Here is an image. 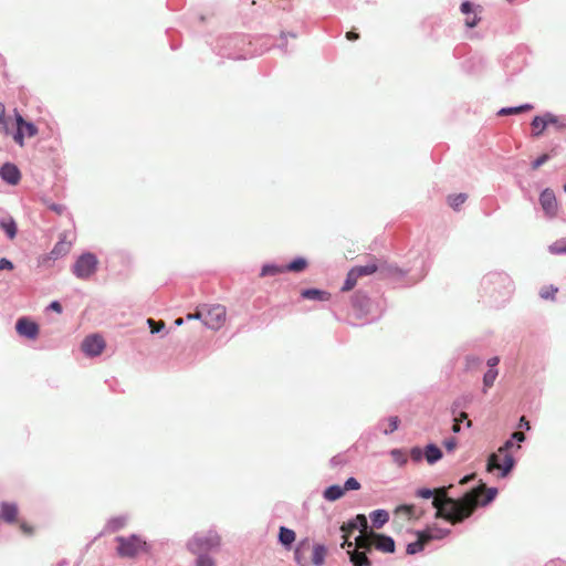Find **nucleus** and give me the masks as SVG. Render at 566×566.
Returning <instances> with one entry per match:
<instances>
[{
	"label": "nucleus",
	"mask_w": 566,
	"mask_h": 566,
	"mask_svg": "<svg viewBox=\"0 0 566 566\" xmlns=\"http://www.w3.org/2000/svg\"><path fill=\"white\" fill-rule=\"evenodd\" d=\"M496 494V489L486 488L483 483L465 493L460 500L449 497L444 488L436 490L420 489L417 492V495L422 499H430L434 495L432 505L437 509L436 516L452 524L468 518L479 505L484 506L492 502Z\"/></svg>",
	"instance_id": "1"
},
{
	"label": "nucleus",
	"mask_w": 566,
	"mask_h": 566,
	"mask_svg": "<svg viewBox=\"0 0 566 566\" xmlns=\"http://www.w3.org/2000/svg\"><path fill=\"white\" fill-rule=\"evenodd\" d=\"M355 544L358 548L366 551H371L373 547H375L382 553L395 552V541L390 536L379 534L374 531L369 532L368 535L357 536Z\"/></svg>",
	"instance_id": "2"
},
{
	"label": "nucleus",
	"mask_w": 566,
	"mask_h": 566,
	"mask_svg": "<svg viewBox=\"0 0 566 566\" xmlns=\"http://www.w3.org/2000/svg\"><path fill=\"white\" fill-rule=\"evenodd\" d=\"M116 552L122 558H134L139 554L147 552V543L138 535L117 536Z\"/></svg>",
	"instance_id": "3"
},
{
	"label": "nucleus",
	"mask_w": 566,
	"mask_h": 566,
	"mask_svg": "<svg viewBox=\"0 0 566 566\" xmlns=\"http://www.w3.org/2000/svg\"><path fill=\"white\" fill-rule=\"evenodd\" d=\"M227 319V308L221 304L202 305V323L210 329H220Z\"/></svg>",
	"instance_id": "4"
},
{
	"label": "nucleus",
	"mask_w": 566,
	"mask_h": 566,
	"mask_svg": "<svg viewBox=\"0 0 566 566\" xmlns=\"http://www.w3.org/2000/svg\"><path fill=\"white\" fill-rule=\"evenodd\" d=\"M97 259L93 253L82 254L73 265V273L82 280L88 279L97 269Z\"/></svg>",
	"instance_id": "5"
},
{
	"label": "nucleus",
	"mask_w": 566,
	"mask_h": 566,
	"mask_svg": "<svg viewBox=\"0 0 566 566\" xmlns=\"http://www.w3.org/2000/svg\"><path fill=\"white\" fill-rule=\"evenodd\" d=\"M514 463L513 455L510 452L500 454L497 451L489 457L486 469L490 472L499 470L501 471V476H506L513 469Z\"/></svg>",
	"instance_id": "6"
},
{
	"label": "nucleus",
	"mask_w": 566,
	"mask_h": 566,
	"mask_svg": "<svg viewBox=\"0 0 566 566\" xmlns=\"http://www.w3.org/2000/svg\"><path fill=\"white\" fill-rule=\"evenodd\" d=\"M220 545V536L217 533H209L203 536H196L189 542V548L192 553H202Z\"/></svg>",
	"instance_id": "7"
},
{
	"label": "nucleus",
	"mask_w": 566,
	"mask_h": 566,
	"mask_svg": "<svg viewBox=\"0 0 566 566\" xmlns=\"http://www.w3.org/2000/svg\"><path fill=\"white\" fill-rule=\"evenodd\" d=\"M72 248V240L69 238L67 232L60 234L59 241L55 243L51 252L48 254L49 260H57L59 258L65 256Z\"/></svg>",
	"instance_id": "8"
},
{
	"label": "nucleus",
	"mask_w": 566,
	"mask_h": 566,
	"mask_svg": "<svg viewBox=\"0 0 566 566\" xmlns=\"http://www.w3.org/2000/svg\"><path fill=\"white\" fill-rule=\"evenodd\" d=\"M17 125L18 130L14 135V140L20 146H23L24 136L33 137L38 133V128L32 123L25 122L20 114H17Z\"/></svg>",
	"instance_id": "9"
},
{
	"label": "nucleus",
	"mask_w": 566,
	"mask_h": 566,
	"mask_svg": "<svg viewBox=\"0 0 566 566\" xmlns=\"http://www.w3.org/2000/svg\"><path fill=\"white\" fill-rule=\"evenodd\" d=\"M539 202L548 217L553 218L557 214L558 202L553 190L545 189L539 196Z\"/></svg>",
	"instance_id": "10"
},
{
	"label": "nucleus",
	"mask_w": 566,
	"mask_h": 566,
	"mask_svg": "<svg viewBox=\"0 0 566 566\" xmlns=\"http://www.w3.org/2000/svg\"><path fill=\"white\" fill-rule=\"evenodd\" d=\"M460 9H461V12L467 15V18L464 20V24L468 28L476 27L481 20L480 15H479L481 13V7L474 6L470 1H464V2H462Z\"/></svg>",
	"instance_id": "11"
},
{
	"label": "nucleus",
	"mask_w": 566,
	"mask_h": 566,
	"mask_svg": "<svg viewBox=\"0 0 566 566\" xmlns=\"http://www.w3.org/2000/svg\"><path fill=\"white\" fill-rule=\"evenodd\" d=\"M105 347L104 339L98 335L87 336L82 343L83 352L88 356L99 355Z\"/></svg>",
	"instance_id": "12"
},
{
	"label": "nucleus",
	"mask_w": 566,
	"mask_h": 566,
	"mask_svg": "<svg viewBox=\"0 0 566 566\" xmlns=\"http://www.w3.org/2000/svg\"><path fill=\"white\" fill-rule=\"evenodd\" d=\"M15 329L19 335L24 336L29 339H34L39 335L38 324L25 317L18 319L15 324Z\"/></svg>",
	"instance_id": "13"
},
{
	"label": "nucleus",
	"mask_w": 566,
	"mask_h": 566,
	"mask_svg": "<svg viewBox=\"0 0 566 566\" xmlns=\"http://www.w3.org/2000/svg\"><path fill=\"white\" fill-rule=\"evenodd\" d=\"M0 176L10 185H17L21 178L19 169L13 164H4L0 169Z\"/></svg>",
	"instance_id": "14"
},
{
	"label": "nucleus",
	"mask_w": 566,
	"mask_h": 566,
	"mask_svg": "<svg viewBox=\"0 0 566 566\" xmlns=\"http://www.w3.org/2000/svg\"><path fill=\"white\" fill-rule=\"evenodd\" d=\"M19 509L15 503L2 502L0 505V516L7 523H14L18 520Z\"/></svg>",
	"instance_id": "15"
},
{
	"label": "nucleus",
	"mask_w": 566,
	"mask_h": 566,
	"mask_svg": "<svg viewBox=\"0 0 566 566\" xmlns=\"http://www.w3.org/2000/svg\"><path fill=\"white\" fill-rule=\"evenodd\" d=\"M355 546L357 545L355 544ZM369 552L370 551H366L358 547H355L353 551H348L353 566H371V562L367 557V553Z\"/></svg>",
	"instance_id": "16"
},
{
	"label": "nucleus",
	"mask_w": 566,
	"mask_h": 566,
	"mask_svg": "<svg viewBox=\"0 0 566 566\" xmlns=\"http://www.w3.org/2000/svg\"><path fill=\"white\" fill-rule=\"evenodd\" d=\"M326 548L322 544H311L310 553V563L313 566H322L325 562L326 557Z\"/></svg>",
	"instance_id": "17"
},
{
	"label": "nucleus",
	"mask_w": 566,
	"mask_h": 566,
	"mask_svg": "<svg viewBox=\"0 0 566 566\" xmlns=\"http://www.w3.org/2000/svg\"><path fill=\"white\" fill-rule=\"evenodd\" d=\"M311 543L308 541H303L298 544L295 549V560L300 566H311L310 557L307 554L310 553Z\"/></svg>",
	"instance_id": "18"
},
{
	"label": "nucleus",
	"mask_w": 566,
	"mask_h": 566,
	"mask_svg": "<svg viewBox=\"0 0 566 566\" xmlns=\"http://www.w3.org/2000/svg\"><path fill=\"white\" fill-rule=\"evenodd\" d=\"M301 296L305 300L327 302L331 298V293L318 289H306L301 292Z\"/></svg>",
	"instance_id": "19"
},
{
	"label": "nucleus",
	"mask_w": 566,
	"mask_h": 566,
	"mask_svg": "<svg viewBox=\"0 0 566 566\" xmlns=\"http://www.w3.org/2000/svg\"><path fill=\"white\" fill-rule=\"evenodd\" d=\"M431 539V535L426 533H419L418 539L413 543L408 544L407 554L413 555L421 552L424 545Z\"/></svg>",
	"instance_id": "20"
},
{
	"label": "nucleus",
	"mask_w": 566,
	"mask_h": 566,
	"mask_svg": "<svg viewBox=\"0 0 566 566\" xmlns=\"http://www.w3.org/2000/svg\"><path fill=\"white\" fill-rule=\"evenodd\" d=\"M358 277L367 276L374 274L378 270L376 259H371V261L366 265H357L353 268Z\"/></svg>",
	"instance_id": "21"
},
{
	"label": "nucleus",
	"mask_w": 566,
	"mask_h": 566,
	"mask_svg": "<svg viewBox=\"0 0 566 566\" xmlns=\"http://www.w3.org/2000/svg\"><path fill=\"white\" fill-rule=\"evenodd\" d=\"M370 520L375 528H380L389 520V514L385 510H376L371 512Z\"/></svg>",
	"instance_id": "22"
},
{
	"label": "nucleus",
	"mask_w": 566,
	"mask_h": 566,
	"mask_svg": "<svg viewBox=\"0 0 566 566\" xmlns=\"http://www.w3.org/2000/svg\"><path fill=\"white\" fill-rule=\"evenodd\" d=\"M424 457L429 464H433L442 458V452L436 444H428L424 449Z\"/></svg>",
	"instance_id": "23"
},
{
	"label": "nucleus",
	"mask_w": 566,
	"mask_h": 566,
	"mask_svg": "<svg viewBox=\"0 0 566 566\" xmlns=\"http://www.w3.org/2000/svg\"><path fill=\"white\" fill-rule=\"evenodd\" d=\"M344 494H345L344 489L340 485L334 484V485L328 486L324 491V499L327 501L334 502V501L340 499L342 496H344Z\"/></svg>",
	"instance_id": "24"
},
{
	"label": "nucleus",
	"mask_w": 566,
	"mask_h": 566,
	"mask_svg": "<svg viewBox=\"0 0 566 566\" xmlns=\"http://www.w3.org/2000/svg\"><path fill=\"white\" fill-rule=\"evenodd\" d=\"M295 532L293 530H290L287 527H280L279 532V541L282 545L289 547L291 544L295 541Z\"/></svg>",
	"instance_id": "25"
},
{
	"label": "nucleus",
	"mask_w": 566,
	"mask_h": 566,
	"mask_svg": "<svg viewBox=\"0 0 566 566\" xmlns=\"http://www.w3.org/2000/svg\"><path fill=\"white\" fill-rule=\"evenodd\" d=\"M0 227L10 239H14L17 234V224L12 218L2 220L0 222Z\"/></svg>",
	"instance_id": "26"
},
{
	"label": "nucleus",
	"mask_w": 566,
	"mask_h": 566,
	"mask_svg": "<svg viewBox=\"0 0 566 566\" xmlns=\"http://www.w3.org/2000/svg\"><path fill=\"white\" fill-rule=\"evenodd\" d=\"M532 109H533V105L524 104V105H521V106H517V107L502 108V109L499 111V115L500 116L515 115V114H520V113H523V112H528V111H532Z\"/></svg>",
	"instance_id": "27"
},
{
	"label": "nucleus",
	"mask_w": 566,
	"mask_h": 566,
	"mask_svg": "<svg viewBox=\"0 0 566 566\" xmlns=\"http://www.w3.org/2000/svg\"><path fill=\"white\" fill-rule=\"evenodd\" d=\"M307 261L303 258H297L284 266L285 272H302L306 269Z\"/></svg>",
	"instance_id": "28"
},
{
	"label": "nucleus",
	"mask_w": 566,
	"mask_h": 566,
	"mask_svg": "<svg viewBox=\"0 0 566 566\" xmlns=\"http://www.w3.org/2000/svg\"><path fill=\"white\" fill-rule=\"evenodd\" d=\"M358 279H359L358 275L356 274V272L352 268L349 270V272L347 273V276H346V280H345L344 285L342 287V291L343 292L352 291L356 286Z\"/></svg>",
	"instance_id": "29"
},
{
	"label": "nucleus",
	"mask_w": 566,
	"mask_h": 566,
	"mask_svg": "<svg viewBox=\"0 0 566 566\" xmlns=\"http://www.w3.org/2000/svg\"><path fill=\"white\" fill-rule=\"evenodd\" d=\"M340 528L345 533L344 542L342 544V547L343 548L346 547V546L350 547L353 544H352V542L348 541V533H350L352 531L357 528L356 521L354 520V521L348 522L347 524H343Z\"/></svg>",
	"instance_id": "30"
},
{
	"label": "nucleus",
	"mask_w": 566,
	"mask_h": 566,
	"mask_svg": "<svg viewBox=\"0 0 566 566\" xmlns=\"http://www.w3.org/2000/svg\"><path fill=\"white\" fill-rule=\"evenodd\" d=\"M497 369L495 368H490L485 374H484V377H483V387H484V391H486L489 388H491L497 377Z\"/></svg>",
	"instance_id": "31"
},
{
	"label": "nucleus",
	"mask_w": 566,
	"mask_h": 566,
	"mask_svg": "<svg viewBox=\"0 0 566 566\" xmlns=\"http://www.w3.org/2000/svg\"><path fill=\"white\" fill-rule=\"evenodd\" d=\"M283 272H285L284 266L266 264V265H263V268L261 270V273H260V276L263 277V276H268V275H276V274H280V273H283Z\"/></svg>",
	"instance_id": "32"
},
{
	"label": "nucleus",
	"mask_w": 566,
	"mask_h": 566,
	"mask_svg": "<svg viewBox=\"0 0 566 566\" xmlns=\"http://www.w3.org/2000/svg\"><path fill=\"white\" fill-rule=\"evenodd\" d=\"M544 122L546 123V127L548 125L555 126L557 129H566V124L560 123L559 118L551 113L543 115Z\"/></svg>",
	"instance_id": "33"
},
{
	"label": "nucleus",
	"mask_w": 566,
	"mask_h": 566,
	"mask_svg": "<svg viewBox=\"0 0 566 566\" xmlns=\"http://www.w3.org/2000/svg\"><path fill=\"white\" fill-rule=\"evenodd\" d=\"M533 134L534 136H539L546 128V123L544 122L543 116H536L532 120Z\"/></svg>",
	"instance_id": "34"
},
{
	"label": "nucleus",
	"mask_w": 566,
	"mask_h": 566,
	"mask_svg": "<svg viewBox=\"0 0 566 566\" xmlns=\"http://www.w3.org/2000/svg\"><path fill=\"white\" fill-rule=\"evenodd\" d=\"M355 521L357 523V528L360 531L359 536L368 535L370 531L368 530V522L366 516L364 514H358Z\"/></svg>",
	"instance_id": "35"
},
{
	"label": "nucleus",
	"mask_w": 566,
	"mask_h": 566,
	"mask_svg": "<svg viewBox=\"0 0 566 566\" xmlns=\"http://www.w3.org/2000/svg\"><path fill=\"white\" fill-rule=\"evenodd\" d=\"M465 200H467V195H464V193L453 195L448 198L449 205L453 209H459V207L462 206L465 202Z\"/></svg>",
	"instance_id": "36"
},
{
	"label": "nucleus",
	"mask_w": 566,
	"mask_h": 566,
	"mask_svg": "<svg viewBox=\"0 0 566 566\" xmlns=\"http://www.w3.org/2000/svg\"><path fill=\"white\" fill-rule=\"evenodd\" d=\"M557 292H558L557 287L549 285V286H544L541 290L539 295L542 298H545V300H554Z\"/></svg>",
	"instance_id": "37"
},
{
	"label": "nucleus",
	"mask_w": 566,
	"mask_h": 566,
	"mask_svg": "<svg viewBox=\"0 0 566 566\" xmlns=\"http://www.w3.org/2000/svg\"><path fill=\"white\" fill-rule=\"evenodd\" d=\"M125 524H126V520L124 517H116V518H112L108 522L107 528L111 532H116V531L120 530L122 527H124Z\"/></svg>",
	"instance_id": "38"
},
{
	"label": "nucleus",
	"mask_w": 566,
	"mask_h": 566,
	"mask_svg": "<svg viewBox=\"0 0 566 566\" xmlns=\"http://www.w3.org/2000/svg\"><path fill=\"white\" fill-rule=\"evenodd\" d=\"M342 488L344 489V493L347 491H356L360 489V483L355 478H349Z\"/></svg>",
	"instance_id": "39"
},
{
	"label": "nucleus",
	"mask_w": 566,
	"mask_h": 566,
	"mask_svg": "<svg viewBox=\"0 0 566 566\" xmlns=\"http://www.w3.org/2000/svg\"><path fill=\"white\" fill-rule=\"evenodd\" d=\"M199 556L197 558V566H216V563L213 560V558L202 554V553H197Z\"/></svg>",
	"instance_id": "40"
},
{
	"label": "nucleus",
	"mask_w": 566,
	"mask_h": 566,
	"mask_svg": "<svg viewBox=\"0 0 566 566\" xmlns=\"http://www.w3.org/2000/svg\"><path fill=\"white\" fill-rule=\"evenodd\" d=\"M549 249L553 253H566V238L556 241Z\"/></svg>",
	"instance_id": "41"
},
{
	"label": "nucleus",
	"mask_w": 566,
	"mask_h": 566,
	"mask_svg": "<svg viewBox=\"0 0 566 566\" xmlns=\"http://www.w3.org/2000/svg\"><path fill=\"white\" fill-rule=\"evenodd\" d=\"M147 323L153 334L160 332L165 327V323L163 321L156 322L153 318H148Z\"/></svg>",
	"instance_id": "42"
},
{
	"label": "nucleus",
	"mask_w": 566,
	"mask_h": 566,
	"mask_svg": "<svg viewBox=\"0 0 566 566\" xmlns=\"http://www.w3.org/2000/svg\"><path fill=\"white\" fill-rule=\"evenodd\" d=\"M398 424H399V419L398 417H390L388 419V428L385 429V433L388 434V433H392L394 431H396L398 429Z\"/></svg>",
	"instance_id": "43"
},
{
	"label": "nucleus",
	"mask_w": 566,
	"mask_h": 566,
	"mask_svg": "<svg viewBox=\"0 0 566 566\" xmlns=\"http://www.w3.org/2000/svg\"><path fill=\"white\" fill-rule=\"evenodd\" d=\"M391 455L398 464L402 465L407 462L406 455L398 449L391 451Z\"/></svg>",
	"instance_id": "44"
},
{
	"label": "nucleus",
	"mask_w": 566,
	"mask_h": 566,
	"mask_svg": "<svg viewBox=\"0 0 566 566\" xmlns=\"http://www.w3.org/2000/svg\"><path fill=\"white\" fill-rule=\"evenodd\" d=\"M49 210L53 211L54 213L61 216L65 211V207L63 205L54 203V202H45Z\"/></svg>",
	"instance_id": "45"
},
{
	"label": "nucleus",
	"mask_w": 566,
	"mask_h": 566,
	"mask_svg": "<svg viewBox=\"0 0 566 566\" xmlns=\"http://www.w3.org/2000/svg\"><path fill=\"white\" fill-rule=\"evenodd\" d=\"M443 446H444V448H446L449 452H451V451H453V450L457 448V446H458V440H457L455 438H453V437H452V438H449V439H446V440L443 441Z\"/></svg>",
	"instance_id": "46"
},
{
	"label": "nucleus",
	"mask_w": 566,
	"mask_h": 566,
	"mask_svg": "<svg viewBox=\"0 0 566 566\" xmlns=\"http://www.w3.org/2000/svg\"><path fill=\"white\" fill-rule=\"evenodd\" d=\"M548 155L547 154H543L542 156H539L536 160L533 161L532 164V168L534 170L538 169L543 164H545L547 160H548Z\"/></svg>",
	"instance_id": "47"
},
{
	"label": "nucleus",
	"mask_w": 566,
	"mask_h": 566,
	"mask_svg": "<svg viewBox=\"0 0 566 566\" xmlns=\"http://www.w3.org/2000/svg\"><path fill=\"white\" fill-rule=\"evenodd\" d=\"M187 319H201L202 321V305L198 306L195 313H189Z\"/></svg>",
	"instance_id": "48"
},
{
	"label": "nucleus",
	"mask_w": 566,
	"mask_h": 566,
	"mask_svg": "<svg viewBox=\"0 0 566 566\" xmlns=\"http://www.w3.org/2000/svg\"><path fill=\"white\" fill-rule=\"evenodd\" d=\"M422 454H424V452H422V450L418 447L412 448L410 451V455H411L412 460H415V461L421 460Z\"/></svg>",
	"instance_id": "49"
},
{
	"label": "nucleus",
	"mask_w": 566,
	"mask_h": 566,
	"mask_svg": "<svg viewBox=\"0 0 566 566\" xmlns=\"http://www.w3.org/2000/svg\"><path fill=\"white\" fill-rule=\"evenodd\" d=\"M514 447V442L512 439L507 440L502 447L497 449L500 454H503L504 452H509L510 449Z\"/></svg>",
	"instance_id": "50"
},
{
	"label": "nucleus",
	"mask_w": 566,
	"mask_h": 566,
	"mask_svg": "<svg viewBox=\"0 0 566 566\" xmlns=\"http://www.w3.org/2000/svg\"><path fill=\"white\" fill-rule=\"evenodd\" d=\"M12 270L13 269V264L11 261H9L8 259H0V270Z\"/></svg>",
	"instance_id": "51"
},
{
	"label": "nucleus",
	"mask_w": 566,
	"mask_h": 566,
	"mask_svg": "<svg viewBox=\"0 0 566 566\" xmlns=\"http://www.w3.org/2000/svg\"><path fill=\"white\" fill-rule=\"evenodd\" d=\"M413 506L411 505H401L397 509V512H402L406 515L410 516L412 514Z\"/></svg>",
	"instance_id": "52"
},
{
	"label": "nucleus",
	"mask_w": 566,
	"mask_h": 566,
	"mask_svg": "<svg viewBox=\"0 0 566 566\" xmlns=\"http://www.w3.org/2000/svg\"><path fill=\"white\" fill-rule=\"evenodd\" d=\"M454 419H460V423L463 421V420H467V427L470 428L472 426V421L471 420H468V413L467 412H460L458 417H455Z\"/></svg>",
	"instance_id": "53"
},
{
	"label": "nucleus",
	"mask_w": 566,
	"mask_h": 566,
	"mask_svg": "<svg viewBox=\"0 0 566 566\" xmlns=\"http://www.w3.org/2000/svg\"><path fill=\"white\" fill-rule=\"evenodd\" d=\"M513 441L523 442L525 440V434L521 431H516L512 434L511 438Z\"/></svg>",
	"instance_id": "54"
},
{
	"label": "nucleus",
	"mask_w": 566,
	"mask_h": 566,
	"mask_svg": "<svg viewBox=\"0 0 566 566\" xmlns=\"http://www.w3.org/2000/svg\"><path fill=\"white\" fill-rule=\"evenodd\" d=\"M0 124L6 125V107L0 103Z\"/></svg>",
	"instance_id": "55"
},
{
	"label": "nucleus",
	"mask_w": 566,
	"mask_h": 566,
	"mask_svg": "<svg viewBox=\"0 0 566 566\" xmlns=\"http://www.w3.org/2000/svg\"><path fill=\"white\" fill-rule=\"evenodd\" d=\"M346 39L349 40V41H355V40L359 39V34L354 32V31H348L346 33Z\"/></svg>",
	"instance_id": "56"
},
{
	"label": "nucleus",
	"mask_w": 566,
	"mask_h": 566,
	"mask_svg": "<svg viewBox=\"0 0 566 566\" xmlns=\"http://www.w3.org/2000/svg\"><path fill=\"white\" fill-rule=\"evenodd\" d=\"M50 308L57 312V313H61L62 312V306L61 304L57 302V301H54L50 304Z\"/></svg>",
	"instance_id": "57"
},
{
	"label": "nucleus",
	"mask_w": 566,
	"mask_h": 566,
	"mask_svg": "<svg viewBox=\"0 0 566 566\" xmlns=\"http://www.w3.org/2000/svg\"><path fill=\"white\" fill-rule=\"evenodd\" d=\"M499 361H500L499 357H496V356H495V357H492V358H490V359L488 360V366H489L490 368H494V367L499 364Z\"/></svg>",
	"instance_id": "58"
},
{
	"label": "nucleus",
	"mask_w": 566,
	"mask_h": 566,
	"mask_svg": "<svg viewBox=\"0 0 566 566\" xmlns=\"http://www.w3.org/2000/svg\"><path fill=\"white\" fill-rule=\"evenodd\" d=\"M452 431L458 433L460 431V419H454V423L452 426Z\"/></svg>",
	"instance_id": "59"
},
{
	"label": "nucleus",
	"mask_w": 566,
	"mask_h": 566,
	"mask_svg": "<svg viewBox=\"0 0 566 566\" xmlns=\"http://www.w3.org/2000/svg\"><path fill=\"white\" fill-rule=\"evenodd\" d=\"M20 528L25 533V534H31L32 533V528L30 526H28L27 524L22 523L20 525Z\"/></svg>",
	"instance_id": "60"
},
{
	"label": "nucleus",
	"mask_w": 566,
	"mask_h": 566,
	"mask_svg": "<svg viewBox=\"0 0 566 566\" xmlns=\"http://www.w3.org/2000/svg\"><path fill=\"white\" fill-rule=\"evenodd\" d=\"M520 426H524L526 429H530V422L526 420L524 416L520 419Z\"/></svg>",
	"instance_id": "61"
},
{
	"label": "nucleus",
	"mask_w": 566,
	"mask_h": 566,
	"mask_svg": "<svg viewBox=\"0 0 566 566\" xmlns=\"http://www.w3.org/2000/svg\"><path fill=\"white\" fill-rule=\"evenodd\" d=\"M175 324H176L177 326L182 325V324H184V318H177V319L175 321Z\"/></svg>",
	"instance_id": "62"
},
{
	"label": "nucleus",
	"mask_w": 566,
	"mask_h": 566,
	"mask_svg": "<svg viewBox=\"0 0 566 566\" xmlns=\"http://www.w3.org/2000/svg\"><path fill=\"white\" fill-rule=\"evenodd\" d=\"M470 479H472V476H465V478H463V479L461 480V482H460V483H462V484H463V483H467Z\"/></svg>",
	"instance_id": "63"
},
{
	"label": "nucleus",
	"mask_w": 566,
	"mask_h": 566,
	"mask_svg": "<svg viewBox=\"0 0 566 566\" xmlns=\"http://www.w3.org/2000/svg\"><path fill=\"white\" fill-rule=\"evenodd\" d=\"M563 188H564V190H565V192H566V184L564 185V187H563Z\"/></svg>",
	"instance_id": "64"
}]
</instances>
